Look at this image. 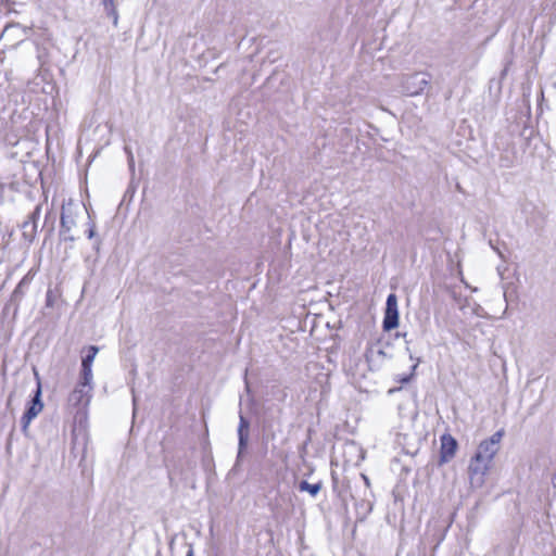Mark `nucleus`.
I'll use <instances>...</instances> for the list:
<instances>
[{"mask_svg": "<svg viewBox=\"0 0 556 556\" xmlns=\"http://www.w3.org/2000/svg\"><path fill=\"white\" fill-rule=\"evenodd\" d=\"M431 76L425 72H415L401 77L402 92L407 97L421 94L429 86Z\"/></svg>", "mask_w": 556, "mask_h": 556, "instance_id": "obj_1", "label": "nucleus"}, {"mask_svg": "<svg viewBox=\"0 0 556 556\" xmlns=\"http://www.w3.org/2000/svg\"><path fill=\"white\" fill-rule=\"evenodd\" d=\"M79 210L73 205L70 200L62 205L61 220H60V237L63 241L74 242L75 237L72 235V229L76 226V217Z\"/></svg>", "mask_w": 556, "mask_h": 556, "instance_id": "obj_2", "label": "nucleus"}, {"mask_svg": "<svg viewBox=\"0 0 556 556\" xmlns=\"http://www.w3.org/2000/svg\"><path fill=\"white\" fill-rule=\"evenodd\" d=\"M492 463L473 455L468 466L469 482L472 488L479 489L485 482V476L492 468Z\"/></svg>", "mask_w": 556, "mask_h": 556, "instance_id": "obj_3", "label": "nucleus"}, {"mask_svg": "<svg viewBox=\"0 0 556 556\" xmlns=\"http://www.w3.org/2000/svg\"><path fill=\"white\" fill-rule=\"evenodd\" d=\"M504 430L501 429L493 433L489 439L483 440L475 455L480 456V458L485 459L493 464L494 456L497 454L501 447V441L504 437Z\"/></svg>", "mask_w": 556, "mask_h": 556, "instance_id": "obj_4", "label": "nucleus"}, {"mask_svg": "<svg viewBox=\"0 0 556 556\" xmlns=\"http://www.w3.org/2000/svg\"><path fill=\"white\" fill-rule=\"evenodd\" d=\"M92 391V383L84 384V379L80 377L79 382L75 387V389L68 395V404L73 407H77L79 409H85L90 403Z\"/></svg>", "mask_w": 556, "mask_h": 556, "instance_id": "obj_5", "label": "nucleus"}, {"mask_svg": "<svg viewBox=\"0 0 556 556\" xmlns=\"http://www.w3.org/2000/svg\"><path fill=\"white\" fill-rule=\"evenodd\" d=\"M397 326H399L397 296L394 293H390L387 298L382 328L384 331H390V330L395 329Z\"/></svg>", "mask_w": 556, "mask_h": 556, "instance_id": "obj_6", "label": "nucleus"}, {"mask_svg": "<svg viewBox=\"0 0 556 556\" xmlns=\"http://www.w3.org/2000/svg\"><path fill=\"white\" fill-rule=\"evenodd\" d=\"M365 356L370 369H379L387 359L391 358V354L380 342L371 344Z\"/></svg>", "mask_w": 556, "mask_h": 556, "instance_id": "obj_7", "label": "nucleus"}, {"mask_svg": "<svg viewBox=\"0 0 556 556\" xmlns=\"http://www.w3.org/2000/svg\"><path fill=\"white\" fill-rule=\"evenodd\" d=\"M43 404L41 402V386L38 383L35 395L30 402V405L24 413L22 417V422L24 428H26L30 421L38 416V414L42 410Z\"/></svg>", "mask_w": 556, "mask_h": 556, "instance_id": "obj_8", "label": "nucleus"}, {"mask_svg": "<svg viewBox=\"0 0 556 556\" xmlns=\"http://www.w3.org/2000/svg\"><path fill=\"white\" fill-rule=\"evenodd\" d=\"M88 353L81 359V371L80 377L84 379V384H90L92 382V363L99 352V348L96 345H89L87 348Z\"/></svg>", "mask_w": 556, "mask_h": 556, "instance_id": "obj_9", "label": "nucleus"}, {"mask_svg": "<svg viewBox=\"0 0 556 556\" xmlns=\"http://www.w3.org/2000/svg\"><path fill=\"white\" fill-rule=\"evenodd\" d=\"M457 441L454 437L445 433L441 437L440 463L444 464L450 462L456 454Z\"/></svg>", "mask_w": 556, "mask_h": 556, "instance_id": "obj_10", "label": "nucleus"}, {"mask_svg": "<svg viewBox=\"0 0 556 556\" xmlns=\"http://www.w3.org/2000/svg\"><path fill=\"white\" fill-rule=\"evenodd\" d=\"M250 435V422L249 420L240 413L239 415V426H238V456L239 459L242 453L245 451L249 442Z\"/></svg>", "mask_w": 556, "mask_h": 556, "instance_id": "obj_11", "label": "nucleus"}, {"mask_svg": "<svg viewBox=\"0 0 556 556\" xmlns=\"http://www.w3.org/2000/svg\"><path fill=\"white\" fill-rule=\"evenodd\" d=\"M40 210H41L40 205H37L35 207V210L29 214L28 219L25 220L22 225L23 237L28 241H33L36 236V232H37V223L36 222L39 218Z\"/></svg>", "mask_w": 556, "mask_h": 556, "instance_id": "obj_12", "label": "nucleus"}, {"mask_svg": "<svg viewBox=\"0 0 556 556\" xmlns=\"http://www.w3.org/2000/svg\"><path fill=\"white\" fill-rule=\"evenodd\" d=\"M106 15L112 18L113 24L117 26L118 13L115 4V0H102Z\"/></svg>", "mask_w": 556, "mask_h": 556, "instance_id": "obj_13", "label": "nucleus"}, {"mask_svg": "<svg viewBox=\"0 0 556 556\" xmlns=\"http://www.w3.org/2000/svg\"><path fill=\"white\" fill-rule=\"evenodd\" d=\"M321 482H318V483H308L306 480H302L300 483H299V490L301 492H307L309 493L313 497H315L319 491L321 490Z\"/></svg>", "mask_w": 556, "mask_h": 556, "instance_id": "obj_14", "label": "nucleus"}, {"mask_svg": "<svg viewBox=\"0 0 556 556\" xmlns=\"http://www.w3.org/2000/svg\"><path fill=\"white\" fill-rule=\"evenodd\" d=\"M31 279H33V276L30 274H27L26 276H24L23 279L16 286V288L13 292V296L14 298L23 296L24 291L29 286Z\"/></svg>", "mask_w": 556, "mask_h": 556, "instance_id": "obj_15", "label": "nucleus"}, {"mask_svg": "<svg viewBox=\"0 0 556 556\" xmlns=\"http://www.w3.org/2000/svg\"><path fill=\"white\" fill-rule=\"evenodd\" d=\"M87 238L89 240H94L93 249L99 252L102 241L97 237V229H87Z\"/></svg>", "mask_w": 556, "mask_h": 556, "instance_id": "obj_16", "label": "nucleus"}, {"mask_svg": "<svg viewBox=\"0 0 556 556\" xmlns=\"http://www.w3.org/2000/svg\"><path fill=\"white\" fill-rule=\"evenodd\" d=\"M417 366H418V364L413 365L412 372L409 375L402 376L399 379V382H401V383H408L412 380V378L414 377V371L417 368Z\"/></svg>", "mask_w": 556, "mask_h": 556, "instance_id": "obj_17", "label": "nucleus"}, {"mask_svg": "<svg viewBox=\"0 0 556 556\" xmlns=\"http://www.w3.org/2000/svg\"><path fill=\"white\" fill-rule=\"evenodd\" d=\"M87 214H89V213L87 212ZM87 226H88V229H97L96 223L92 220L90 215H88Z\"/></svg>", "mask_w": 556, "mask_h": 556, "instance_id": "obj_18", "label": "nucleus"}, {"mask_svg": "<svg viewBox=\"0 0 556 556\" xmlns=\"http://www.w3.org/2000/svg\"><path fill=\"white\" fill-rule=\"evenodd\" d=\"M125 150L129 156V165L132 166L134 165V155H132L131 151H129L127 148Z\"/></svg>", "mask_w": 556, "mask_h": 556, "instance_id": "obj_19", "label": "nucleus"}, {"mask_svg": "<svg viewBox=\"0 0 556 556\" xmlns=\"http://www.w3.org/2000/svg\"><path fill=\"white\" fill-rule=\"evenodd\" d=\"M362 478L364 479V482H365L366 486L369 488L370 486V481H369L368 477L365 476V475H362Z\"/></svg>", "mask_w": 556, "mask_h": 556, "instance_id": "obj_20", "label": "nucleus"}, {"mask_svg": "<svg viewBox=\"0 0 556 556\" xmlns=\"http://www.w3.org/2000/svg\"><path fill=\"white\" fill-rule=\"evenodd\" d=\"M552 483H553L554 488L556 489V476L553 477Z\"/></svg>", "mask_w": 556, "mask_h": 556, "instance_id": "obj_21", "label": "nucleus"}, {"mask_svg": "<svg viewBox=\"0 0 556 556\" xmlns=\"http://www.w3.org/2000/svg\"><path fill=\"white\" fill-rule=\"evenodd\" d=\"M187 556H193V551H192V548H190V549L188 551Z\"/></svg>", "mask_w": 556, "mask_h": 556, "instance_id": "obj_22", "label": "nucleus"}, {"mask_svg": "<svg viewBox=\"0 0 556 556\" xmlns=\"http://www.w3.org/2000/svg\"><path fill=\"white\" fill-rule=\"evenodd\" d=\"M50 303H51V300H50V295L48 294V296H47V305H50Z\"/></svg>", "mask_w": 556, "mask_h": 556, "instance_id": "obj_23", "label": "nucleus"}]
</instances>
